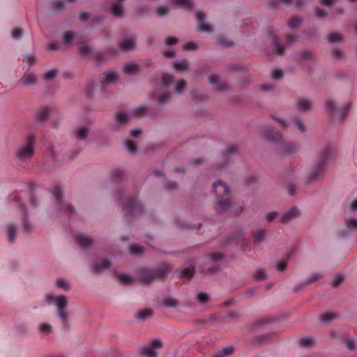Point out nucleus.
<instances>
[{"instance_id":"2eb2a0df","label":"nucleus","mask_w":357,"mask_h":357,"mask_svg":"<svg viewBox=\"0 0 357 357\" xmlns=\"http://www.w3.org/2000/svg\"><path fill=\"white\" fill-rule=\"evenodd\" d=\"M135 46V38L131 36L119 43V47L123 52L132 50Z\"/></svg>"},{"instance_id":"774afa93","label":"nucleus","mask_w":357,"mask_h":357,"mask_svg":"<svg viewBox=\"0 0 357 357\" xmlns=\"http://www.w3.org/2000/svg\"><path fill=\"white\" fill-rule=\"evenodd\" d=\"M123 171L120 168L114 169L112 172V176L114 178H121L123 176Z\"/></svg>"},{"instance_id":"9b49d317","label":"nucleus","mask_w":357,"mask_h":357,"mask_svg":"<svg viewBox=\"0 0 357 357\" xmlns=\"http://www.w3.org/2000/svg\"><path fill=\"white\" fill-rule=\"evenodd\" d=\"M195 17L198 23V29L201 31L210 33L212 31L211 26L205 22V14L201 11L195 13Z\"/></svg>"},{"instance_id":"f03ea898","label":"nucleus","mask_w":357,"mask_h":357,"mask_svg":"<svg viewBox=\"0 0 357 357\" xmlns=\"http://www.w3.org/2000/svg\"><path fill=\"white\" fill-rule=\"evenodd\" d=\"M45 301L48 305H54L56 307V314L61 322L63 328L68 326V314L66 310L68 299L65 296H56L48 294L45 296Z\"/></svg>"},{"instance_id":"c9c22d12","label":"nucleus","mask_w":357,"mask_h":357,"mask_svg":"<svg viewBox=\"0 0 357 357\" xmlns=\"http://www.w3.org/2000/svg\"><path fill=\"white\" fill-rule=\"evenodd\" d=\"M300 345L302 347H311L314 345V339L310 337H303L299 341Z\"/></svg>"},{"instance_id":"2f4dec72","label":"nucleus","mask_w":357,"mask_h":357,"mask_svg":"<svg viewBox=\"0 0 357 357\" xmlns=\"http://www.w3.org/2000/svg\"><path fill=\"white\" fill-rule=\"evenodd\" d=\"M55 285L59 289H63L64 291H67L70 289V285L68 282L62 278H59L56 279L55 282Z\"/></svg>"},{"instance_id":"8fccbe9b","label":"nucleus","mask_w":357,"mask_h":357,"mask_svg":"<svg viewBox=\"0 0 357 357\" xmlns=\"http://www.w3.org/2000/svg\"><path fill=\"white\" fill-rule=\"evenodd\" d=\"M343 280L344 276L342 274L338 273L335 276V278L332 280L331 285L333 287H336L339 286L342 282Z\"/></svg>"},{"instance_id":"6ab92c4d","label":"nucleus","mask_w":357,"mask_h":357,"mask_svg":"<svg viewBox=\"0 0 357 357\" xmlns=\"http://www.w3.org/2000/svg\"><path fill=\"white\" fill-rule=\"evenodd\" d=\"M37 82V77L33 74H26L20 79V84L24 86L33 85Z\"/></svg>"},{"instance_id":"b1692460","label":"nucleus","mask_w":357,"mask_h":357,"mask_svg":"<svg viewBox=\"0 0 357 357\" xmlns=\"http://www.w3.org/2000/svg\"><path fill=\"white\" fill-rule=\"evenodd\" d=\"M62 38L65 45L68 46L75 40V33L72 31H67L63 33Z\"/></svg>"},{"instance_id":"72a5a7b5","label":"nucleus","mask_w":357,"mask_h":357,"mask_svg":"<svg viewBox=\"0 0 357 357\" xmlns=\"http://www.w3.org/2000/svg\"><path fill=\"white\" fill-rule=\"evenodd\" d=\"M234 351V349L232 347H226L222 349V350L216 353L214 357H227L231 355Z\"/></svg>"},{"instance_id":"a878e982","label":"nucleus","mask_w":357,"mask_h":357,"mask_svg":"<svg viewBox=\"0 0 357 357\" xmlns=\"http://www.w3.org/2000/svg\"><path fill=\"white\" fill-rule=\"evenodd\" d=\"M336 317H337V316L333 312H324V313L320 314L319 321L322 323L328 324L331 321L335 319Z\"/></svg>"},{"instance_id":"4c0bfd02","label":"nucleus","mask_w":357,"mask_h":357,"mask_svg":"<svg viewBox=\"0 0 357 357\" xmlns=\"http://www.w3.org/2000/svg\"><path fill=\"white\" fill-rule=\"evenodd\" d=\"M193 273V268L192 267H185L183 268L179 271V275L181 278H188L192 277Z\"/></svg>"},{"instance_id":"338daca9","label":"nucleus","mask_w":357,"mask_h":357,"mask_svg":"<svg viewBox=\"0 0 357 357\" xmlns=\"http://www.w3.org/2000/svg\"><path fill=\"white\" fill-rule=\"evenodd\" d=\"M333 56L337 59H342L344 58V52L340 49H335L332 52Z\"/></svg>"},{"instance_id":"f704fd0d","label":"nucleus","mask_w":357,"mask_h":357,"mask_svg":"<svg viewBox=\"0 0 357 357\" xmlns=\"http://www.w3.org/2000/svg\"><path fill=\"white\" fill-rule=\"evenodd\" d=\"M38 328L39 331L43 335H48L52 331V326L47 323H41L38 325Z\"/></svg>"},{"instance_id":"0eeeda50","label":"nucleus","mask_w":357,"mask_h":357,"mask_svg":"<svg viewBox=\"0 0 357 357\" xmlns=\"http://www.w3.org/2000/svg\"><path fill=\"white\" fill-rule=\"evenodd\" d=\"M165 273L162 271L142 269L139 271V280L144 284H149L155 279L162 278Z\"/></svg>"},{"instance_id":"a211bd4d","label":"nucleus","mask_w":357,"mask_h":357,"mask_svg":"<svg viewBox=\"0 0 357 357\" xmlns=\"http://www.w3.org/2000/svg\"><path fill=\"white\" fill-rule=\"evenodd\" d=\"M123 71L128 75H136L139 71V66L134 62H128L123 66Z\"/></svg>"},{"instance_id":"412c9836","label":"nucleus","mask_w":357,"mask_h":357,"mask_svg":"<svg viewBox=\"0 0 357 357\" xmlns=\"http://www.w3.org/2000/svg\"><path fill=\"white\" fill-rule=\"evenodd\" d=\"M16 227L15 224L10 223L6 227V237L10 243H13L15 241L16 237Z\"/></svg>"},{"instance_id":"7ed1b4c3","label":"nucleus","mask_w":357,"mask_h":357,"mask_svg":"<svg viewBox=\"0 0 357 357\" xmlns=\"http://www.w3.org/2000/svg\"><path fill=\"white\" fill-rule=\"evenodd\" d=\"M36 136L33 133L26 135L24 140L15 149V158L20 162H25L33 157L35 154Z\"/></svg>"},{"instance_id":"20e7f679","label":"nucleus","mask_w":357,"mask_h":357,"mask_svg":"<svg viewBox=\"0 0 357 357\" xmlns=\"http://www.w3.org/2000/svg\"><path fill=\"white\" fill-rule=\"evenodd\" d=\"M213 190L219 197L217 202L216 211L218 213H222L228 210L231 206V203L227 197L225 198L223 196L229 195L230 192L229 188L221 181H218L214 183Z\"/></svg>"},{"instance_id":"1a4fd4ad","label":"nucleus","mask_w":357,"mask_h":357,"mask_svg":"<svg viewBox=\"0 0 357 357\" xmlns=\"http://www.w3.org/2000/svg\"><path fill=\"white\" fill-rule=\"evenodd\" d=\"M142 204L135 197L130 198L123 206V210L128 215H135L142 211Z\"/></svg>"},{"instance_id":"4d7b16f0","label":"nucleus","mask_w":357,"mask_h":357,"mask_svg":"<svg viewBox=\"0 0 357 357\" xmlns=\"http://www.w3.org/2000/svg\"><path fill=\"white\" fill-rule=\"evenodd\" d=\"M169 11V8L167 6H159L155 9L156 14L162 17L164 15H166Z\"/></svg>"},{"instance_id":"f3484780","label":"nucleus","mask_w":357,"mask_h":357,"mask_svg":"<svg viewBox=\"0 0 357 357\" xmlns=\"http://www.w3.org/2000/svg\"><path fill=\"white\" fill-rule=\"evenodd\" d=\"M125 0H114L113 6L111 7L110 10L112 15L117 17H121L123 12L121 4Z\"/></svg>"},{"instance_id":"0e129e2a","label":"nucleus","mask_w":357,"mask_h":357,"mask_svg":"<svg viewBox=\"0 0 357 357\" xmlns=\"http://www.w3.org/2000/svg\"><path fill=\"white\" fill-rule=\"evenodd\" d=\"M56 75V71L54 69L48 70L44 75V78L46 80H50L54 78Z\"/></svg>"},{"instance_id":"6e6d98bb","label":"nucleus","mask_w":357,"mask_h":357,"mask_svg":"<svg viewBox=\"0 0 357 357\" xmlns=\"http://www.w3.org/2000/svg\"><path fill=\"white\" fill-rule=\"evenodd\" d=\"M154 97L155 100L158 101V102L164 103L170 98V95L168 93H164L162 95H158L155 93Z\"/></svg>"},{"instance_id":"864d4df0","label":"nucleus","mask_w":357,"mask_h":357,"mask_svg":"<svg viewBox=\"0 0 357 357\" xmlns=\"http://www.w3.org/2000/svg\"><path fill=\"white\" fill-rule=\"evenodd\" d=\"M52 5L56 11H60L64 8V3L61 0H52Z\"/></svg>"},{"instance_id":"4468645a","label":"nucleus","mask_w":357,"mask_h":357,"mask_svg":"<svg viewBox=\"0 0 357 357\" xmlns=\"http://www.w3.org/2000/svg\"><path fill=\"white\" fill-rule=\"evenodd\" d=\"M299 215V211L296 208H292L284 213L281 218V222L287 224Z\"/></svg>"},{"instance_id":"7c9ffc66","label":"nucleus","mask_w":357,"mask_h":357,"mask_svg":"<svg viewBox=\"0 0 357 357\" xmlns=\"http://www.w3.org/2000/svg\"><path fill=\"white\" fill-rule=\"evenodd\" d=\"M273 54L277 55H282L284 53V49L279 43L277 38H273Z\"/></svg>"},{"instance_id":"aec40b11","label":"nucleus","mask_w":357,"mask_h":357,"mask_svg":"<svg viewBox=\"0 0 357 357\" xmlns=\"http://www.w3.org/2000/svg\"><path fill=\"white\" fill-rule=\"evenodd\" d=\"M298 150L297 146L294 144H285L280 146L279 151L282 154L290 155L295 153Z\"/></svg>"},{"instance_id":"bb28decb","label":"nucleus","mask_w":357,"mask_h":357,"mask_svg":"<svg viewBox=\"0 0 357 357\" xmlns=\"http://www.w3.org/2000/svg\"><path fill=\"white\" fill-rule=\"evenodd\" d=\"M266 236V231L264 229H258L253 234V239L255 243H259L263 241Z\"/></svg>"},{"instance_id":"4be33fe9","label":"nucleus","mask_w":357,"mask_h":357,"mask_svg":"<svg viewBox=\"0 0 357 357\" xmlns=\"http://www.w3.org/2000/svg\"><path fill=\"white\" fill-rule=\"evenodd\" d=\"M266 137L274 142H280L282 136L278 132H275L272 127H267L265 129Z\"/></svg>"},{"instance_id":"680f3d73","label":"nucleus","mask_w":357,"mask_h":357,"mask_svg":"<svg viewBox=\"0 0 357 357\" xmlns=\"http://www.w3.org/2000/svg\"><path fill=\"white\" fill-rule=\"evenodd\" d=\"M235 153H236V148L234 146H230L223 152V155L224 157L228 158Z\"/></svg>"},{"instance_id":"603ef678","label":"nucleus","mask_w":357,"mask_h":357,"mask_svg":"<svg viewBox=\"0 0 357 357\" xmlns=\"http://www.w3.org/2000/svg\"><path fill=\"white\" fill-rule=\"evenodd\" d=\"M349 108H350V105L349 104H346L344 109H342V110L338 109L337 111V115L338 119H341V120L344 119V117L347 116Z\"/></svg>"},{"instance_id":"473e14b6","label":"nucleus","mask_w":357,"mask_h":357,"mask_svg":"<svg viewBox=\"0 0 357 357\" xmlns=\"http://www.w3.org/2000/svg\"><path fill=\"white\" fill-rule=\"evenodd\" d=\"M234 351V349L232 347H226L222 349V350L216 353L214 357H227L231 355Z\"/></svg>"},{"instance_id":"c85d7f7f","label":"nucleus","mask_w":357,"mask_h":357,"mask_svg":"<svg viewBox=\"0 0 357 357\" xmlns=\"http://www.w3.org/2000/svg\"><path fill=\"white\" fill-rule=\"evenodd\" d=\"M119 77L116 72L109 70L105 73V82L107 84L115 83Z\"/></svg>"},{"instance_id":"e433bc0d","label":"nucleus","mask_w":357,"mask_h":357,"mask_svg":"<svg viewBox=\"0 0 357 357\" xmlns=\"http://www.w3.org/2000/svg\"><path fill=\"white\" fill-rule=\"evenodd\" d=\"M185 87L186 82L183 79H178L176 83L174 91L177 93H181L183 92Z\"/></svg>"},{"instance_id":"ea45409f","label":"nucleus","mask_w":357,"mask_h":357,"mask_svg":"<svg viewBox=\"0 0 357 357\" xmlns=\"http://www.w3.org/2000/svg\"><path fill=\"white\" fill-rule=\"evenodd\" d=\"M50 114V109L45 107L42 108L38 113V118L41 121H45Z\"/></svg>"},{"instance_id":"423d86ee","label":"nucleus","mask_w":357,"mask_h":357,"mask_svg":"<svg viewBox=\"0 0 357 357\" xmlns=\"http://www.w3.org/2000/svg\"><path fill=\"white\" fill-rule=\"evenodd\" d=\"M63 190L59 186H56L52 190V195L55 199L56 205L61 211H65L67 215H72L74 213V208L70 204L66 202L62 197Z\"/></svg>"},{"instance_id":"c03bdc74","label":"nucleus","mask_w":357,"mask_h":357,"mask_svg":"<svg viewBox=\"0 0 357 357\" xmlns=\"http://www.w3.org/2000/svg\"><path fill=\"white\" fill-rule=\"evenodd\" d=\"M118 278L119 282L123 284H130L133 281V278L126 274H120L118 275Z\"/></svg>"},{"instance_id":"39448f33","label":"nucleus","mask_w":357,"mask_h":357,"mask_svg":"<svg viewBox=\"0 0 357 357\" xmlns=\"http://www.w3.org/2000/svg\"><path fill=\"white\" fill-rule=\"evenodd\" d=\"M148 112L147 107L144 106H139L129 112L119 111L115 114V119L120 123H127L132 117H142L146 115Z\"/></svg>"},{"instance_id":"49530a36","label":"nucleus","mask_w":357,"mask_h":357,"mask_svg":"<svg viewBox=\"0 0 357 357\" xmlns=\"http://www.w3.org/2000/svg\"><path fill=\"white\" fill-rule=\"evenodd\" d=\"M143 247L138 245H131L129 248L130 252L133 255H138L143 252Z\"/></svg>"},{"instance_id":"5701e85b","label":"nucleus","mask_w":357,"mask_h":357,"mask_svg":"<svg viewBox=\"0 0 357 357\" xmlns=\"http://www.w3.org/2000/svg\"><path fill=\"white\" fill-rule=\"evenodd\" d=\"M77 245L82 248H88L93 244V241L89 237L84 235H79L76 238Z\"/></svg>"},{"instance_id":"6e6552de","label":"nucleus","mask_w":357,"mask_h":357,"mask_svg":"<svg viewBox=\"0 0 357 357\" xmlns=\"http://www.w3.org/2000/svg\"><path fill=\"white\" fill-rule=\"evenodd\" d=\"M162 342L159 340H153L141 349V354L145 357H156V350L162 347Z\"/></svg>"},{"instance_id":"393cba45","label":"nucleus","mask_w":357,"mask_h":357,"mask_svg":"<svg viewBox=\"0 0 357 357\" xmlns=\"http://www.w3.org/2000/svg\"><path fill=\"white\" fill-rule=\"evenodd\" d=\"M173 3L179 8L191 9L192 3L190 0H172Z\"/></svg>"},{"instance_id":"dca6fc26","label":"nucleus","mask_w":357,"mask_h":357,"mask_svg":"<svg viewBox=\"0 0 357 357\" xmlns=\"http://www.w3.org/2000/svg\"><path fill=\"white\" fill-rule=\"evenodd\" d=\"M322 278V274L319 272H315L312 273L305 281L301 283H299L295 286V289L298 290L301 287L310 284L319 279Z\"/></svg>"},{"instance_id":"e2e57ef3","label":"nucleus","mask_w":357,"mask_h":357,"mask_svg":"<svg viewBox=\"0 0 357 357\" xmlns=\"http://www.w3.org/2000/svg\"><path fill=\"white\" fill-rule=\"evenodd\" d=\"M79 52L82 55H89L90 54L91 50L89 45L84 44L79 47Z\"/></svg>"},{"instance_id":"69168bd1","label":"nucleus","mask_w":357,"mask_h":357,"mask_svg":"<svg viewBox=\"0 0 357 357\" xmlns=\"http://www.w3.org/2000/svg\"><path fill=\"white\" fill-rule=\"evenodd\" d=\"M197 48V43L194 42H188L183 45V49L185 50H195Z\"/></svg>"},{"instance_id":"c756f323","label":"nucleus","mask_w":357,"mask_h":357,"mask_svg":"<svg viewBox=\"0 0 357 357\" xmlns=\"http://www.w3.org/2000/svg\"><path fill=\"white\" fill-rule=\"evenodd\" d=\"M89 130L86 127H79L76 130V137L80 139V140H84L88 135H89Z\"/></svg>"},{"instance_id":"ddd939ff","label":"nucleus","mask_w":357,"mask_h":357,"mask_svg":"<svg viewBox=\"0 0 357 357\" xmlns=\"http://www.w3.org/2000/svg\"><path fill=\"white\" fill-rule=\"evenodd\" d=\"M296 108L301 112H307L312 107V102L305 98L300 97L296 101Z\"/></svg>"},{"instance_id":"3c124183","label":"nucleus","mask_w":357,"mask_h":357,"mask_svg":"<svg viewBox=\"0 0 357 357\" xmlns=\"http://www.w3.org/2000/svg\"><path fill=\"white\" fill-rule=\"evenodd\" d=\"M151 315V312L149 310L146 309L139 311L137 314V318L140 320H144Z\"/></svg>"},{"instance_id":"a18cd8bd","label":"nucleus","mask_w":357,"mask_h":357,"mask_svg":"<svg viewBox=\"0 0 357 357\" xmlns=\"http://www.w3.org/2000/svg\"><path fill=\"white\" fill-rule=\"evenodd\" d=\"M266 278V273L264 269L257 270L254 274V279L256 281H261Z\"/></svg>"},{"instance_id":"052dcab7","label":"nucleus","mask_w":357,"mask_h":357,"mask_svg":"<svg viewBox=\"0 0 357 357\" xmlns=\"http://www.w3.org/2000/svg\"><path fill=\"white\" fill-rule=\"evenodd\" d=\"M197 298L201 303H206L208 302L209 297L208 295L206 293L200 292L197 294Z\"/></svg>"},{"instance_id":"f8f14e48","label":"nucleus","mask_w":357,"mask_h":357,"mask_svg":"<svg viewBox=\"0 0 357 357\" xmlns=\"http://www.w3.org/2000/svg\"><path fill=\"white\" fill-rule=\"evenodd\" d=\"M110 264L107 259H103L100 261H96L91 264V269L93 273H100L103 270L109 269Z\"/></svg>"},{"instance_id":"37998d69","label":"nucleus","mask_w":357,"mask_h":357,"mask_svg":"<svg viewBox=\"0 0 357 357\" xmlns=\"http://www.w3.org/2000/svg\"><path fill=\"white\" fill-rule=\"evenodd\" d=\"M173 82V76L170 74H164L162 75V86L168 88Z\"/></svg>"},{"instance_id":"bf43d9fd","label":"nucleus","mask_w":357,"mask_h":357,"mask_svg":"<svg viewBox=\"0 0 357 357\" xmlns=\"http://www.w3.org/2000/svg\"><path fill=\"white\" fill-rule=\"evenodd\" d=\"M282 70L279 68L273 69L271 72V77L274 79H280L282 77Z\"/></svg>"},{"instance_id":"58836bf2","label":"nucleus","mask_w":357,"mask_h":357,"mask_svg":"<svg viewBox=\"0 0 357 357\" xmlns=\"http://www.w3.org/2000/svg\"><path fill=\"white\" fill-rule=\"evenodd\" d=\"M345 225L349 229H357V218H348L345 219Z\"/></svg>"},{"instance_id":"cd10ccee","label":"nucleus","mask_w":357,"mask_h":357,"mask_svg":"<svg viewBox=\"0 0 357 357\" xmlns=\"http://www.w3.org/2000/svg\"><path fill=\"white\" fill-rule=\"evenodd\" d=\"M302 22H303V18L302 17H297V16L293 17L291 19H290L289 20V22H288V26L291 29H297L301 25Z\"/></svg>"},{"instance_id":"5fc2aeb1","label":"nucleus","mask_w":357,"mask_h":357,"mask_svg":"<svg viewBox=\"0 0 357 357\" xmlns=\"http://www.w3.org/2000/svg\"><path fill=\"white\" fill-rule=\"evenodd\" d=\"M163 304L167 307H175L177 305V301L171 297L165 298L162 301Z\"/></svg>"},{"instance_id":"f257e3e1","label":"nucleus","mask_w":357,"mask_h":357,"mask_svg":"<svg viewBox=\"0 0 357 357\" xmlns=\"http://www.w3.org/2000/svg\"><path fill=\"white\" fill-rule=\"evenodd\" d=\"M333 149L331 145H326L319 152L317 161L310 169L307 181L309 183H312L318 179L323 174L326 168L327 162L331 158Z\"/></svg>"},{"instance_id":"de8ad7c7","label":"nucleus","mask_w":357,"mask_h":357,"mask_svg":"<svg viewBox=\"0 0 357 357\" xmlns=\"http://www.w3.org/2000/svg\"><path fill=\"white\" fill-rule=\"evenodd\" d=\"M277 1H279L280 3H282L294 4L298 8L301 7L305 3L304 0H277Z\"/></svg>"},{"instance_id":"79ce46f5","label":"nucleus","mask_w":357,"mask_h":357,"mask_svg":"<svg viewBox=\"0 0 357 357\" xmlns=\"http://www.w3.org/2000/svg\"><path fill=\"white\" fill-rule=\"evenodd\" d=\"M328 40L330 43H335L342 41V35L337 33H331L328 36Z\"/></svg>"},{"instance_id":"9d476101","label":"nucleus","mask_w":357,"mask_h":357,"mask_svg":"<svg viewBox=\"0 0 357 357\" xmlns=\"http://www.w3.org/2000/svg\"><path fill=\"white\" fill-rule=\"evenodd\" d=\"M14 199L16 204L21 209L22 218L23 221V230L24 232L28 233L32 230L31 224L26 220V210L24 206L22 204V201L20 197L15 195Z\"/></svg>"},{"instance_id":"a19ab883","label":"nucleus","mask_w":357,"mask_h":357,"mask_svg":"<svg viewBox=\"0 0 357 357\" xmlns=\"http://www.w3.org/2000/svg\"><path fill=\"white\" fill-rule=\"evenodd\" d=\"M173 67L176 70L184 71L188 68V63L186 61H176L173 63Z\"/></svg>"},{"instance_id":"13d9d810","label":"nucleus","mask_w":357,"mask_h":357,"mask_svg":"<svg viewBox=\"0 0 357 357\" xmlns=\"http://www.w3.org/2000/svg\"><path fill=\"white\" fill-rule=\"evenodd\" d=\"M126 149L128 152L130 153H135L137 151V145L135 142L131 140H129L126 144Z\"/></svg>"},{"instance_id":"09e8293b","label":"nucleus","mask_w":357,"mask_h":357,"mask_svg":"<svg viewBox=\"0 0 357 357\" xmlns=\"http://www.w3.org/2000/svg\"><path fill=\"white\" fill-rule=\"evenodd\" d=\"M23 35V30L22 28L16 27L12 30L11 36L15 40L20 39Z\"/></svg>"}]
</instances>
